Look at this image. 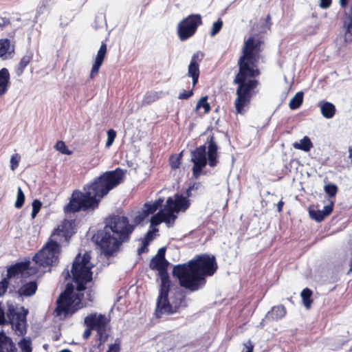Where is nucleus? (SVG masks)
Here are the masks:
<instances>
[{
	"label": "nucleus",
	"mask_w": 352,
	"mask_h": 352,
	"mask_svg": "<svg viewBox=\"0 0 352 352\" xmlns=\"http://www.w3.org/2000/svg\"><path fill=\"white\" fill-rule=\"evenodd\" d=\"M201 24L202 19L199 14H190L184 18L177 25V34L179 39L184 41L192 37Z\"/></svg>",
	"instance_id": "13"
},
{
	"label": "nucleus",
	"mask_w": 352,
	"mask_h": 352,
	"mask_svg": "<svg viewBox=\"0 0 352 352\" xmlns=\"http://www.w3.org/2000/svg\"><path fill=\"white\" fill-rule=\"evenodd\" d=\"M55 148L57 151L60 152L63 154L65 155H70L72 154V151H70L67 146L65 145V142L63 141H58L55 146Z\"/></svg>",
	"instance_id": "36"
},
{
	"label": "nucleus",
	"mask_w": 352,
	"mask_h": 352,
	"mask_svg": "<svg viewBox=\"0 0 352 352\" xmlns=\"http://www.w3.org/2000/svg\"><path fill=\"white\" fill-rule=\"evenodd\" d=\"M75 233V224L72 220H65L54 230L51 236H59L67 240Z\"/></svg>",
	"instance_id": "17"
},
{
	"label": "nucleus",
	"mask_w": 352,
	"mask_h": 352,
	"mask_svg": "<svg viewBox=\"0 0 352 352\" xmlns=\"http://www.w3.org/2000/svg\"><path fill=\"white\" fill-rule=\"evenodd\" d=\"M164 210H160L157 214H154L151 219V226H155L163 222Z\"/></svg>",
	"instance_id": "34"
},
{
	"label": "nucleus",
	"mask_w": 352,
	"mask_h": 352,
	"mask_svg": "<svg viewBox=\"0 0 352 352\" xmlns=\"http://www.w3.org/2000/svg\"><path fill=\"white\" fill-rule=\"evenodd\" d=\"M162 203L163 199H158L154 202L144 204L143 208L134 218L135 225L129 223L125 216H110L106 220L104 228L94 235V241L100 246L104 254L112 256L119 250L122 243L129 241L135 226L144 222L150 214L162 206Z\"/></svg>",
	"instance_id": "1"
},
{
	"label": "nucleus",
	"mask_w": 352,
	"mask_h": 352,
	"mask_svg": "<svg viewBox=\"0 0 352 352\" xmlns=\"http://www.w3.org/2000/svg\"><path fill=\"white\" fill-rule=\"evenodd\" d=\"M350 265H351V268L349 270V272L352 271V253H351V264H350Z\"/></svg>",
	"instance_id": "60"
},
{
	"label": "nucleus",
	"mask_w": 352,
	"mask_h": 352,
	"mask_svg": "<svg viewBox=\"0 0 352 352\" xmlns=\"http://www.w3.org/2000/svg\"><path fill=\"white\" fill-rule=\"evenodd\" d=\"M10 25V21L6 17L0 18V29L3 30L5 27Z\"/></svg>",
	"instance_id": "47"
},
{
	"label": "nucleus",
	"mask_w": 352,
	"mask_h": 352,
	"mask_svg": "<svg viewBox=\"0 0 352 352\" xmlns=\"http://www.w3.org/2000/svg\"><path fill=\"white\" fill-rule=\"evenodd\" d=\"M82 296V294H74L73 285L68 283L64 292L59 296L56 301L57 305L54 312V315L65 318L68 315L73 314L76 310L82 307L81 302Z\"/></svg>",
	"instance_id": "8"
},
{
	"label": "nucleus",
	"mask_w": 352,
	"mask_h": 352,
	"mask_svg": "<svg viewBox=\"0 0 352 352\" xmlns=\"http://www.w3.org/2000/svg\"><path fill=\"white\" fill-rule=\"evenodd\" d=\"M14 54V45L11 44L8 38L0 39V59L5 60L10 59Z\"/></svg>",
	"instance_id": "19"
},
{
	"label": "nucleus",
	"mask_w": 352,
	"mask_h": 352,
	"mask_svg": "<svg viewBox=\"0 0 352 352\" xmlns=\"http://www.w3.org/2000/svg\"><path fill=\"white\" fill-rule=\"evenodd\" d=\"M181 159L179 156H171L170 157V164L172 168L176 169L179 168L181 164Z\"/></svg>",
	"instance_id": "42"
},
{
	"label": "nucleus",
	"mask_w": 352,
	"mask_h": 352,
	"mask_svg": "<svg viewBox=\"0 0 352 352\" xmlns=\"http://www.w3.org/2000/svg\"><path fill=\"white\" fill-rule=\"evenodd\" d=\"M262 43L259 38L254 36H250L244 42L242 55L238 60L239 72L233 80V83L238 85L234 101L236 113L243 114L246 111L245 107L249 105L254 89L258 85L257 80L251 78L260 74L256 64L261 56Z\"/></svg>",
	"instance_id": "2"
},
{
	"label": "nucleus",
	"mask_w": 352,
	"mask_h": 352,
	"mask_svg": "<svg viewBox=\"0 0 352 352\" xmlns=\"http://www.w3.org/2000/svg\"><path fill=\"white\" fill-rule=\"evenodd\" d=\"M208 162L206 157V146L202 145L197 147L191 152V162L193 163L192 176L195 179H197L201 174H206L203 172V168L206 166L207 163L211 167H214L219 163L218 161V146L214 141L213 135L208 138Z\"/></svg>",
	"instance_id": "5"
},
{
	"label": "nucleus",
	"mask_w": 352,
	"mask_h": 352,
	"mask_svg": "<svg viewBox=\"0 0 352 352\" xmlns=\"http://www.w3.org/2000/svg\"><path fill=\"white\" fill-rule=\"evenodd\" d=\"M340 6L345 10V19L344 21V41L347 43L352 42V0L348 8V0H339Z\"/></svg>",
	"instance_id": "14"
},
{
	"label": "nucleus",
	"mask_w": 352,
	"mask_h": 352,
	"mask_svg": "<svg viewBox=\"0 0 352 352\" xmlns=\"http://www.w3.org/2000/svg\"><path fill=\"white\" fill-rule=\"evenodd\" d=\"M120 346L118 344H111L109 346V349L107 352H119Z\"/></svg>",
	"instance_id": "50"
},
{
	"label": "nucleus",
	"mask_w": 352,
	"mask_h": 352,
	"mask_svg": "<svg viewBox=\"0 0 352 352\" xmlns=\"http://www.w3.org/2000/svg\"><path fill=\"white\" fill-rule=\"evenodd\" d=\"M286 314V309L283 305L274 306L272 308L270 311L266 315L268 319L272 320H278L285 317Z\"/></svg>",
	"instance_id": "25"
},
{
	"label": "nucleus",
	"mask_w": 352,
	"mask_h": 352,
	"mask_svg": "<svg viewBox=\"0 0 352 352\" xmlns=\"http://www.w3.org/2000/svg\"><path fill=\"white\" fill-rule=\"evenodd\" d=\"M217 270L215 257L208 254L197 255L186 263L175 265L173 275L182 287L192 292L202 288L206 284V276H212Z\"/></svg>",
	"instance_id": "4"
},
{
	"label": "nucleus",
	"mask_w": 352,
	"mask_h": 352,
	"mask_svg": "<svg viewBox=\"0 0 352 352\" xmlns=\"http://www.w3.org/2000/svg\"><path fill=\"white\" fill-rule=\"evenodd\" d=\"M63 274L65 276V279H67L68 278L70 277V274H69V272L68 270H65L64 272H63Z\"/></svg>",
	"instance_id": "56"
},
{
	"label": "nucleus",
	"mask_w": 352,
	"mask_h": 352,
	"mask_svg": "<svg viewBox=\"0 0 352 352\" xmlns=\"http://www.w3.org/2000/svg\"><path fill=\"white\" fill-rule=\"evenodd\" d=\"M60 246L57 241L50 239L33 258L36 264L43 267H50L58 262Z\"/></svg>",
	"instance_id": "11"
},
{
	"label": "nucleus",
	"mask_w": 352,
	"mask_h": 352,
	"mask_svg": "<svg viewBox=\"0 0 352 352\" xmlns=\"http://www.w3.org/2000/svg\"><path fill=\"white\" fill-rule=\"evenodd\" d=\"M17 349L12 338L3 331L0 332V352H16Z\"/></svg>",
	"instance_id": "21"
},
{
	"label": "nucleus",
	"mask_w": 352,
	"mask_h": 352,
	"mask_svg": "<svg viewBox=\"0 0 352 352\" xmlns=\"http://www.w3.org/2000/svg\"><path fill=\"white\" fill-rule=\"evenodd\" d=\"M165 252H166V248H161L159 249L157 254L155 257L162 259H166L165 258Z\"/></svg>",
	"instance_id": "49"
},
{
	"label": "nucleus",
	"mask_w": 352,
	"mask_h": 352,
	"mask_svg": "<svg viewBox=\"0 0 352 352\" xmlns=\"http://www.w3.org/2000/svg\"><path fill=\"white\" fill-rule=\"evenodd\" d=\"M192 80V86L195 87L198 82L199 75L190 76Z\"/></svg>",
	"instance_id": "54"
},
{
	"label": "nucleus",
	"mask_w": 352,
	"mask_h": 352,
	"mask_svg": "<svg viewBox=\"0 0 352 352\" xmlns=\"http://www.w3.org/2000/svg\"><path fill=\"white\" fill-rule=\"evenodd\" d=\"M91 254L86 252L81 257L78 254L72 265L71 272L74 281L76 283V289L80 292L86 288L85 285L91 280L93 265L90 262Z\"/></svg>",
	"instance_id": "9"
},
{
	"label": "nucleus",
	"mask_w": 352,
	"mask_h": 352,
	"mask_svg": "<svg viewBox=\"0 0 352 352\" xmlns=\"http://www.w3.org/2000/svg\"><path fill=\"white\" fill-rule=\"evenodd\" d=\"M303 102V92L298 91L294 96L290 100L289 107L292 110H296L298 109Z\"/></svg>",
	"instance_id": "28"
},
{
	"label": "nucleus",
	"mask_w": 352,
	"mask_h": 352,
	"mask_svg": "<svg viewBox=\"0 0 352 352\" xmlns=\"http://www.w3.org/2000/svg\"><path fill=\"white\" fill-rule=\"evenodd\" d=\"M201 107L204 109V112L208 113L210 111V107L209 103L207 102V96L202 97L197 102L196 105V110H198Z\"/></svg>",
	"instance_id": "33"
},
{
	"label": "nucleus",
	"mask_w": 352,
	"mask_h": 352,
	"mask_svg": "<svg viewBox=\"0 0 352 352\" xmlns=\"http://www.w3.org/2000/svg\"><path fill=\"white\" fill-rule=\"evenodd\" d=\"M37 287L36 281H30L23 284L19 288L17 294L19 296L30 297L36 293Z\"/></svg>",
	"instance_id": "22"
},
{
	"label": "nucleus",
	"mask_w": 352,
	"mask_h": 352,
	"mask_svg": "<svg viewBox=\"0 0 352 352\" xmlns=\"http://www.w3.org/2000/svg\"><path fill=\"white\" fill-rule=\"evenodd\" d=\"M349 157L351 159V163H352V148H349Z\"/></svg>",
	"instance_id": "58"
},
{
	"label": "nucleus",
	"mask_w": 352,
	"mask_h": 352,
	"mask_svg": "<svg viewBox=\"0 0 352 352\" xmlns=\"http://www.w3.org/2000/svg\"><path fill=\"white\" fill-rule=\"evenodd\" d=\"M204 56V54L201 52H197L192 55L188 68V77L199 75V65Z\"/></svg>",
	"instance_id": "20"
},
{
	"label": "nucleus",
	"mask_w": 352,
	"mask_h": 352,
	"mask_svg": "<svg viewBox=\"0 0 352 352\" xmlns=\"http://www.w3.org/2000/svg\"><path fill=\"white\" fill-rule=\"evenodd\" d=\"M333 203L331 201L329 204L324 206L322 210H320L325 217L329 215L333 210Z\"/></svg>",
	"instance_id": "44"
},
{
	"label": "nucleus",
	"mask_w": 352,
	"mask_h": 352,
	"mask_svg": "<svg viewBox=\"0 0 352 352\" xmlns=\"http://www.w3.org/2000/svg\"><path fill=\"white\" fill-rule=\"evenodd\" d=\"M171 284H160L157 296L155 316L157 318L164 315H171L179 311L180 308L186 307L185 296L181 292H176L170 300L168 299Z\"/></svg>",
	"instance_id": "7"
},
{
	"label": "nucleus",
	"mask_w": 352,
	"mask_h": 352,
	"mask_svg": "<svg viewBox=\"0 0 352 352\" xmlns=\"http://www.w3.org/2000/svg\"><path fill=\"white\" fill-rule=\"evenodd\" d=\"M324 191L329 197H335L338 192V187L336 184H329L324 186Z\"/></svg>",
	"instance_id": "38"
},
{
	"label": "nucleus",
	"mask_w": 352,
	"mask_h": 352,
	"mask_svg": "<svg viewBox=\"0 0 352 352\" xmlns=\"http://www.w3.org/2000/svg\"><path fill=\"white\" fill-rule=\"evenodd\" d=\"M293 146L296 149L307 152L313 147V144L308 137L305 136L300 142L294 143Z\"/></svg>",
	"instance_id": "26"
},
{
	"label": "nucleus",
	"mask_w": 352,
	"mask_h": 352,
	"mask_svg": "<svg viewBox=\"0 0 352 352\" xmlns=\"http://www.w3.org/2000/svg\"><path fill=\"white\" fill-rule=\"evenodd\" d=\"M223 25V21L221 19L217 20L212 25V28L210 32V36H215L221 29Z\"/></svg>",
	"instance_id": "40"
},
{
	"label": "nucleus",
	"mask_w": 352,
	"mask_h": 352,
	"mask_svg": "<svg viewBox=\"0 0 352 352\" xmlns=\"http://www.w3.org/2000/svg\"><path fill=\"white\" fill-rule=\"evenodd\" d=\"M10 73L7 68L0 69V96L4 95L8 89Z\"/></svg>",
	"instance_id": "24"
},
{
	"label": "nucleus",
	"mask_w": 352,
	"mask_h": 352,
	"mask_svg": "<svg viewBox=\"0 0 352 352\" xmlns=\"http://www.w3.org/2000/svg\"><path fill=\"white\" fill-rule=\"evenodd\" d=\"M148 245L147 242H142L141 247L138 249V254L141 255L142 253L147 252L148 251Z\"/></svg>",
	"instance_id": "46"
},
{
	"label": "nucleus",
	"mask_w": 352,
	"mask_h": 352,
	"mask_svg": "<svg viewBox=\"0 0 352 352\" xmlns=\"http://www.w3.org/2000/svg\"><path fill=\"white\" fill-rule=\"evenodd\" d=\"M109 321L110 319L105 315L96 312L87 316L84 319V323L87 327H90L97 331L99 341L98 347L103 344L109 337L108 325Z\"/></svg>",
	"instance_id": "12"
},
{
	"label": "nucleus",
	"mask_w": 352,
	"mask_h": 352,
	"mask_svg": "<svg viewBox=\"0 0 352 352\" xmlns=\"http://www.w3.org/2000/svg\"><path fill=\"white\" fill-rule=\"evenodd\" d=\"M311 295L312 292L309 288L304 289L301 292L300 296L302 297L303 304L307 309L310 308L311 304L312 302L311 300Z\"/></svg>",
	"instance_id": "30"
},
{
	"label": "nucleus",
	"mask_w": 352,
	"mask_h": 352,
	"mask_svg": "<svg viewBox=\"0 0 352 352\" xmlns=\"http://www.w3.org/2000/svg\"><path fill=\"white\" fill-rule=\"evenodd\" d=\"M270 20H271V16H270V14H268V15L267 16V17H266V22H267V23H270Z\"/></svg>",
	"instance_id": "59"
},
{
	"label": "nucleus",
	"mask_w": 352,
	"mask_h": 352,
	"mask_svg": "<svg viewBox=\"0 0 352 352\" xmlns=\"http://www.w3.org/2000/svg\"><path fill=\"white\" fill-rule=\"evenodd\" d=\"M32 60V56L29 55L23 56L19 64L15 67V73L17 75V76H21L25 67L29 65Z\"/></svg>",
	"instance_id": "27"
},
{
	"label": "nucleus",
	"mask_w": 352,
	"mask_h": 352,
	"mask_svg": "<svg viewBox=\"0 0 352 352\" xmlns=\"http://www.w3.org/2000/svg\"><path fill=\"white\" fill-rule=\"evenodd\" d=\"M124 175L123 170L118 168L104 173L96 177L91 184L85 185L84 192L74 190L69 202L64 208L65 212L71 214L97 208L100 200L122 182Z\"/></svg>",
	"instance_id": "3"
},
{
	"label": "nucleus",
	"mask_w": 352,
	"mask_h": 352,
	"mask_svg": "<svg viewBox=\"0 0 352 352\" xmlns=\"http://www.w3.org/2000/svg\"><path fill=\"white\" fill-rule=\"evenodd\" d=\"M169 263L166 259L153 257L151 261L150 267L152 270L158 271V275L161 280L160 284H171V281L167 272V267Z\"/></svg>",
	"instance_id": "15"
},
{
	"label": "nucleus",
	"mask_w": 352,
	"mask_h": 352,
	"mask_svg": "<svg viewBox=\"0 0 352 352\" xmlns=\"http://www.w3.org/2000/svg\"><path fill=\"white\" fill-rule=\"evenodd\" d=\"M190 206V201L187 197L176 193L174 197L167 199L164 205L163 222L166 223L168 227H173L177 216L175 213L185 212Z\"/></svg>",
	"instance_id": "10"
},
{
	"label": "nucleus",
	"mask_w": 352,
	"mask_h": 352,
	"mask_svg": "<svg viewBox=\"0 0 352 352\" xmlns=\"http://www.w3.org/2000/svg\"><path fill=\"white\" fill-rule=\"evenodd\" d=\"M21 352H32V342L30 338H23L18 343Z\"/></svg>",
	"instance_id": "31"
},
{
	"label": "nucleus",
	"mask_w": 352,
	"mask_h": 352,
	"mask_svg": "<svg viewBox=\"0 0 352 352\" xmlns=\"http://www.w3.org/2000/svg\"><path fill=\"white\" fill-rule=\"evenodd\" d=\"M331 3V0H320V6L322 8L327 9L328 8Z\"/></svg>",
	"instance_id": "51"
},
{
	"label": "nucleus",
	"mask_w": 352,
	"mask_h": 352,
	"mask_svg": "<svg viewBox=\"0 0 352 352\" xmlns=\"http://www.w3.org/2000/svg\"><path fill=\"white\" fill-rule=\"evenodd\" d=\"M7 311L0 302V324H9L11 325L14 333L18 336H23L27 333V316L28 310L23 306H19L12 302H7Z\"/></svg>",
	"instance_id": "6"
},
{
	"label": "nucleus",
	"mask_w": 352,
	"mask_h": 352,
	"mask_svg": "<svg viewBox=\"0 0 352 352\" xmlns=\"http://www.w3.org/2000/svg\"><path fill=\"white\" fill-rule=\"evenodd\" d=\"M157 231H158V229H157V228H154L153 231L149 230L146 233V234L143 240V242H147V243L149 244V242L153 240V232H157Z\"/></svg>",
	"instance_id": "45"
},
{
	"label": "nucleus",
	"mask_w": 352,
	"mask_h": 352,
	"mask_svg": "<svg viewBox=\"0 0 352 352\" xmlns=\"http://www.w3.org/2000/svg\"><path fill=\"white\" fill-rule=\"evenodd\" d=\"M283 204H284V203L281 200L280 201H278V203L277 204V209H278V212H281L282 211V208H283Z\"/></svg>",
	"instance_id": "55"
},
{
	"label": "nucleus",
	"mask_w": 352,
	"mask_h": 352,
	"mask_svg": "<svg viewBox=\"0 0 352 352\" xmlns=\"http://www.w3.org/2000/svg\"><path fill=\"white\" fill-rule=\"evenodd\" d=\"M21 155L18 153L13 154L10 157V168L14 170L19 166Z\"/></svg>",
	"instance_id": "37"
},
{
	"label": "nucleus",
	"mask_w": 352,
	"mask_h": 352,
	"mask_svg": "<svg viewBox=\"0 0 352 352\" xmlns=\"http://www.w3.org/2000/svg\"><path fill=\"white\" fill-rule=\"evenodd\" d=\"M193 95V91L192 89L190 90V91H186V90H183L182 92H181L179 96H178V98L179 100H187L190 97H191Z\"/></svg>",
	"instance_id": "43"
},
{
	"label": "nucleus",
	"mask_w": 352,
	"mask_h": 352,
	"mask_svg": "<svg viewBox=\"0 0 352 352\" xmlns=\"http://www.w3.org/2000/svg\"><path fill=\"white\" fill-rule=\"evenodd\" d=\"M107 140L106 142V147L109 148L110 147L116 137V132L113 129H109L107 131Z\"/></svg>",
	"instance_id": "39"
},
{
	"label": "nucleus",
	"mask_w": 352,
	"mask_h": 352,
	"mask_svg": "<svg viewBox=\"0 0 352 352\" xmlns=\"http://www.w3.org/2000/svg\"><path fill=\"white\" fill-rule=\"evenodd\" d=\"M309 215L312 219H314L318 222L322 221L326 217L320 210H309Z\"/></svg>",
	"instance_id": "35"
},
{
	"label": "nucleus",
	"mask_w": 352,
	"mask_h": 352,
	"mask_svg": "<svg viewBox=\"0 0 352 352\" xmlns=\"http://www.w3.org/2000/svg\"><path fill=\"white\" fill-rule=\"evenodd\" d=\"M32 206V210L38 212L41 208L42 204L40 201L35 199L33 201Z\"/></svg>",
	"instance_id": "48"
},
{
	"label": "nucleus",
	"mask_w": 352,
	"mask_h": 352,
	"mask_svg": "<svg viewBox=\"0 0 352 352\" xmlns=\"http://www.w3.org/2000/svg\"><path fill=\"white\" fill-rule=\"evenodd\" d=\"M38 214V212L34 210H32V217L34 219L35 218V217L36 216V214Z\"/></svg>",
	"instance_id": "57"
},
{
	"label": "nucleus",
	"mask_w": 352,
	"mask_h": 352,
	"mask_svg": "<svg viewBox=\"0 0 352 352\" xmlns=\"http://www.w3.org/2000/svg\"><path fill=\"white\" fill-rule=\"evenodd\" d=\"M8 285L9 280L6 278H3L0 281V296H3L6 294L8 287Z\"/></svg>",
	"instance_id": "41"
},
{
	"label": "nucleus",
	"mask_w": 352,
	"mask_h": 352,
	"mask_svg": "<svg viewBox=\"0 0 352 352\" xmlns=\"http://www.w3.org/2000/svg\"><path fill=\"white\" fill-rule=\"evenodd\" d=\"M318 107L320 109L323 117L327 119L332 118L336 113V107L331 102L321 100L318 103Z\"/></svg>",
	"instance_id": "23"
},
{
	"label": "nucleus",
	"mask_w": 352,
	"mask_h": 352,
	"mask_svg": "<svg viewBox=\"0 0 352 352\" xmlns=\"http://www.w3.org/2000/svg\"><path fill=\"white\" fill-rule=\"evenodd\" d=\"M244 346L247 349L246 352H253L254 346L252 344L250 341H248V342L245 343Z\"/></svg>",
	"instance_id": "53"
},
{
	"label": "nucleus",
	"mask_w": 352,
	"mask_h": 352,
	"mask_svg": "<svg viewBox=\"0 0 352 352\" xmlns=\"http://www.w3.org/2000/svg\"><path fill=\"white\" fill-rule=\"evenodd\" d=\"M107 53V45L102 43L98 51L94 63L92 66L90 78H94L98 73L100 66L102 65L103 60L105 58Z\"/></svg>",
	"instance_id": "18"
},
{
	"label": "nucleus",
	"mask_w": 352,
	"mask_h": 352,
	"mask_svg": "<svg viewBox=\"0 0 352 352\" xmlns=\"http://www.w3.org/2000/svg\"><path fill=\"white\" fill-rule=\"evenodd\" d=\"M25 201V195L21 187H19L17 189V197L16 200L14 204V206L16 208H21L24 204Z\"/></svg>",
	"instance_id": "32"
},
{
	"label": "nucleus",
	"mask_w": 352,
	"mask_h": 352,
	"mask_svg": "<svg viewBox=\"0 0 352 352\" xmlns=\"http://www.w3.org/2000/svg\"><path fill=\"white\" fill-rule=\"evenodd\" d=\"M93 330V329H91L90 327H87L84 333H83V335H82V337L85 340H87V338H89L91 334V331Z\"/></svg>",
	"instance_id": "52"
},
{
	"label": "nucleus",
	"mask_w": 352,
	"mask_h": 352,
	"mask_svg": "<svg viewBox=\"0 0 352 352\" xmlns=\"http://www.w3.org/2000/svg\"><path fill=\"white\" fill-rule=\"evenodd\" d=\"M30 262H21L17 263L14 265L10 266L7 270L6 277H5L8 280L14 277L18 274L25 275L28 274H34L36 273L37 270L36 268H30Z\"/></svg>",
	"instance_id": "16"
},
{
	"label": "nucleus",
	"mask_w": 352,
	"mask_h": 352,
	"mask_svg": "<svg viewBox=\"0 0 352 352\" xmlns=\"http://www.w3.org/2000/svg\"><path fill=\"white\" fill-rule=\"evenodd\" d=\"M162 92L151 91L147 92L142 99L143 105H148L157 100L162 96Z\"/></svg>",
	"instance_id": "29"
}]
</instances>
